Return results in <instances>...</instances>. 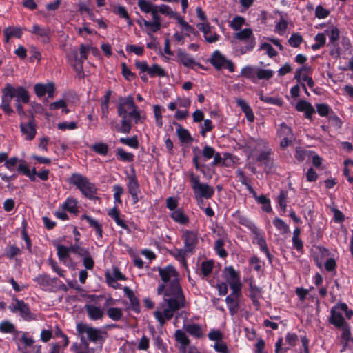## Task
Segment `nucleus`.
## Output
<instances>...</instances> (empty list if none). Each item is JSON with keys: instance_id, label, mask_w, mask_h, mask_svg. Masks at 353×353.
<instances>
[{"instance_id": "f257e3e1", "label": "nucleus", "mask_w": 353, "mask_h": 353, "mask_svg": "<svg viewBox=\"0 0 353 353\" xmlns=\"http://www.w3.org/2000/svg\"><path fill=\"white\" fill-rule=\"evenodd\" d=\"M117 114L121 118V126L117 128V131L125 134L130 133L132 128L131 121L128 117L132 118L136 124L143 123L145 118L144 115H141L132 96L119 98Z\"/></svg>"}, {"instance_id": "f03ea898", "label": "nucleus", "mask_w": 353, "mask_h": 353, "mask_svg": "<svg viewBox=\"0 0 353 353\" xmlns=\"http://www.w3.org/2000/svg\"><path fill=\"white\" fill-rule=\"evenodd\" d=\"M200 239L199 234L196 231L183 230L181 234L183 248H175L170 252L185 270H188L187 259L195 253L199 244Z\"/></svg>"}, {"instance_id": "7ed1b4c3", "label": "nucleus", "mask_w": 353, "mask_h": 353, "mask_svg": "<svg viewBox=\"0 0 353 353\" xmlns=\"http://www.w3.org/2000/svg\"><path fill=\"white\" fill-rule=\"evenodd\" d=\"M248 147L252 152L261 150L257 157V161L264 165V171L269 174L276 171V165L272 158V150L268 146V142L263 139H250L248 141Z\"/></svg>"}, {"instance_id": "20e7f679", "label": "nucleus", "mask_w": 353, "mask_h": 353, "mask_svg": "<svg viewBox=\"0 0 353 353\" xmlns=\"http://www.w3.org/2000/svg\"><path fill=\"white\" fill-rule=\"evenodd\" d=\"M188 176L196 201H202L203 199H210L212 198L214 194V190L212 186L208 183H201L199 176L192 172H190Z\"/></svg>"}, {"instance_id": "39448f33", "label": "nucleus", "mask_w": 353, "mask_h": 353, "mask_svg": "<svg viewBox=\"0 0 353 353\" xmlns=\"http://www.w3.org/2000/svg\"><path fill=\"white\" fill-rule=\"evenodd\" d=\"M68 182L77 186L85 197L88 199L95 198L97 188L94 184L91 183L86 176L81 174L72 173L68 179Z\"/></svg>"}, {"instance_id": "423d86ee", "label": "nucleus", "mask_w": 353, "mask_h": 353, "mask_svg": "<svg viewBox=\"0 0 353 353\" xmlns=\"http://www.w3.org/2000/svg\"><path fill=\"white\" fill-rule=\"evenodd\" d=\"M158 294H162L164 302L174 309H179L185 305L181 288H158Z\"/></svg>"}, {"instance_id": "0eeeda50", "label": "nucleus", "mask_w": 353, "mask_h": 353, "mask_svg": "<svg viewBox=\"0 0 353 353\" xmlns=\"http://www.w3.org/2000/svg\"><path fill=\"white\" fill-rule=\"evenodd\" d=\"M234 37L245 44L239 48V52L242 54L252 50L255 46V37L253 34L252 30L250 28L240 30L235 33Z\"/></svg>"}, {"instance_id": "6e6552de", "label": "nucleus", "mask_w": 353, "mask_h": 353, "mask_svg": "<svg viewBox=\"0 0 353 353\" xmlns=\"http://www.w3.org/2000/svg\"><path fill=\"white\" fill-rule=\"evenodd\" d=\"M76 329L79 334L83 335V334H86L90 341L99 343L101 345H102L103 332L99 329L83 323H78Z\"/></svg>"}, {"instance_id": "1a4fd4ad", "label": "nucleus", "mask_w": 353, "mask_h": 353, "mask_svg": "<svg viewBox=\"0 0 353 353\" xmlns=\"http://www.w3.org/2000/svg\"><path fill=\"white\" fill-rule=\"evenodd\" d=\"M9 308L12 312H18L25 321H30L36 319L35 315L31 313L28 305L22 301L14 300L9 306Z\"/></svg>"}, {"instance_id": "9d476101", "label": "nucleus", "mask_w": 353, "mask_h": 353, "mask_svg": "<svg viewBox=\"0 0 353 353\" xmlns=\"http://www.w3.org/2000/svg\"><path fill=\"white\" fill-rule=\"evenodd\" d=\"M6 92H8L12 98H16V103H28L30 101V96L28 90L22 87H14L10 83L6 84Z\"/></svg>"}, {"instance_id": "9b49d317", "label": "nucleus", "mask_w": 353, "mask_h": 353, "mask_svg": "<svg viewBox=\"0 0 353 353\" xmlns=\"http://www.w3.org/2000/svg\"><path fill=\"white\" fill-rule=\"evenodd\" d=\"M159 272L164 283H170V287L179 286V275L173 266L168 265L165 268H159Z\"/></svg>"}, {"instance_id": "f8f14e48", "label": "nucleus", "mask_w": 353, "mask_h": 353, "mask_svg": "<svg viewBox=\"0 0 353 353\" xmlns=\"http://www.w3.org/2000/svg\"><path fill=\"white\" fill-rule=\"evenodd\" d=\"M20 130L26 140L31 141L37 134V124L33 116H31L28 122H21L19 125Z\"/></svg>"}, {"instance_id": "ddd939ff", "label": "nucleus", "mask_w": 353, "mask_h": 353, "mask_svg": "<svg viewBox=\"0 0 353 353\" xmlns=\"http://www.w3.org/2000/svg\"><path fill=\"white\" fill-rule=\"evenodd\" d=\"M210 63L217 70L225 68L228 69L231 72L234 71V66L232 62L230 60H227L219 51H216L213 53Z\"/></svg>"}, {"instance_id": "4468645a", "label": "nucleus", "mask_w": 353, "mask_h": 353, "mask_svg": "<svg viewBox=\"0 0 353 353\" xmlns=\"http://www.w3.org/2000/svg\"><path fill=\"white\" fill-rule=\"evenodd\" d=\"M67 59L73 69L76 71L80 78L84 77V72L83 68V60L79 57L77 49H72L67 54Z\"/></svg>"}, {"instance_id": "2eb2a0df", "label": "nucleus", "mask_w": 353, "mask_h": 353, "mask_svg": "<svg viewBox=\"0 0 353 353\" xmlns=\"http://www.w3.org/2000/svg\"><path fill=\"white\" fill-rule=\"evenodd\" d=\"M249 226L250 227V230L254 235V239L258 244V245L260 248V250L264 252L269 259L270 263L272 262V256L268 250L266 241L265 240L264 236L262 233V232L257 228V227L255 225H251L249 224Z\"/></svg>"}, {"instance_id": "dca6fc26", "label": "nucleus", "mask_w": 353, "mask_h": 353, "mask_svg": "<svg viewBox=\"0 0 353 353\" xmlns=\"http://www.w3.org/2000/svg\"><path fill=\"white\" fill-rule=\"evenodd\" d=\"M196 26L203 32L206 42L215 43L219 39L220 36L214 32V28L208 23H199Z\"/></svg>"}, {"instance_id": "f3484780", "label": "nucleus", "mask_w": 353, "mask_h": 353, "mask_svg": "<svg viewBox=\"0 0 353 353\" xmlns=\"http://www.w3.org/2000/svg\"><path fill=\"white\" fill-rule=\"evenodd\" d=\"M223 274L230 287H241L239 273L232 266L225 268Z\"/></svg>"}, {"instance_id": "a211bd4d", "label": "nucleus", "mask_w": 353, "mask_h": 353, "mask_svg": "<svg viewBox=\"0 0 353 353\" xmlns=\"http://www.w3.org/2000/svg\"><path fill=\"white\" fill-rule=\"evenodd\" d=\"M177 61L180 62L185 67L194 68V66L201 67V64L197 63L195 59L183 49L176 50Z\"/></svg>"}, {"instance_id": "6ab92c4d", "label": "nucleus", "mask_w": 353, "mask_h": 353, "mask_svg": "<svg viewBox=\"0 0 353 353\" xmlns=\"http://www.w3.org/2000/svg\"><path fill=\"white\" fill-rule=\"evenodd\" d=\"M178 309H174L170 305H167V307L163 310H157L154 312V316L159 323L163 325L167 320L171 319L175 311Z\"/></svg>"}, {"instance_id": "aec40b11", "label": "nucleus", "mask_w": 353, "mask_h": 353, "mask_svg": "<svg viewBox=\"0 0 353 353\" xmlns=\"http://www.w3.org/2000/svg\"><path fill=\"white\" fill-rule=\"evenodd\" d=\"M232 292L226 298V303L230 311L234 313L238 307V300L241 294V288H232Z\"/></svg>"}, {"instance_id": "412c9836", "label": "nucleus", "mask_w": 353, "mask_h": 353, "mask_svg": "<svg viewBox=\"0 0 353 353\" xmlns=\"http://www.w3.org/2000/svg\"><path fill=\"white\" fill-rule=\"evenodd\" d=\"M128 192L132 196L133 203H137L139 201V193L140 192L139 184L134 176L129 178L128 183Z\"/></svg>"}, {"instance_id": "4be33fe9", "label": "nucleus", "mask_w": 353, "mask_h": 353, "mask_svg": "<svg viewBox=\"0 0 353 353\" xmlns=\"http://www.w3.org/2000/svg\"><path fill=\"white\" fill-rule=\"evenodd\" d=\"M70 350L74 353H94L92 348L89 347V344L82 336L81 337V343H73L70 346Z\"/></svg>"}, {"instance_id": "5701e85b", "label": "nucleus", "mask_w": 353, "mask_h": 353, "mask_svg": "<svg viewBox=\"0 0 353 353\" xmlns=\"http://www.w3.org/2000/svg\"><path fill=\"white\" fill-rule=\"evenodd\" d=\"M185 330L191 336L196 339H201L205 335V330L201 325L190 323L184 325Z\"/></svg>"}, {"instance_id": "b1692460", "label": "nucleus", "mask_w": 353, "mask_h": 353, "mask_svg": "<svg viewBox=\"0 0 353 353\" xmlns=\"http://www.w3.org/2000/svg\"><path fill=\"white\" fill-rule=\"evenodd\" d=\"M299 112H303L305 114V117L311 119L312 115L315 112V110L312 104L305 100L298 101L295 107Z\"/></svg>"}, {"instance_id": "393cba45", "label": "nucleus", "mask_w": 353, "mask_h": 353, "mask_svg": "<svg viewBox=\"0 0 353 353\" xmlns=\"http://www.w3.org/2000/svg\"><path fill=\"white\" fill-rule=\"evenodd\" d=\"M125 276L119 271L118 268H113L106 272V280L109 285L114 287L113 283L118 281L125 280Z\"/></svg>"}, {"instance_id": "a878e982", "label": "nucleus", "mask_w": 353, "mask_h": 353, "mask_svg": "<svg viewBox=\"0 0 353 353\" xmlns=\"http://www.w3.org/2000/svg\"><path fill=\"white\" fill-rule=\"evenodd\" d=\"M12 99V98L10 94L8 92H6V88H4L2 90L0 108L4 111L6 114L8 115H10L12 113H13V110L10 106Z\"/></svg>"}, {"instance_id": "bb28decb", "label": "nucleus", "mask_w": 353, "mask_h": 353, "mask_svg": "<svg viewBox=\"0 0 353 353\" xmlns=\"http://www.w3.org/2000/svg\"><path fill=\"white\" fill-rule=\"evenodd\" d=\"M85 308L88 312V316L92 320L101 319L103 316V310L100 307L96 306L94 304H87Z\"/></svg>"}, {"instance_id": "cd10ccee", "label": "nucleus", "mask_w": 353, "mask_h": 353, "mask_svg": "<svg viewBox=\"0 0 353 353\" xmlns=\"http://www.w3.org/2000/svg\"><path fill=\"white\" fill-rule=\"evenodd\" d=\"M108 214L115 221L118 225L127 230L128 232H130L129 227L126 225L124 220L121 219L119 211L117 208H113L110 209L108 211Z\"/></svg>"}, {"instance_id": "c85d7f7f", "label": "nucleus", "mask_w": 353, "mask_h": 353, "mask_svg": "<svg viewBox=\"0 0 353 353\" xmlns=\"http://www.w3.org/2000/svg\"><path fill=\"white\" fill-rule=\"evenodd\" d=\"M236 104L241 108L242 111L245 113L248 121L250 122L254 121V116L250 105L245 100L240 98L236 99Z\"/></svg>"}, {"instance_id": "c756f323", "label": "nucleus", "mask_w": 353, "mask_h": 353, "mask_svg": "<svg viewBox=\"0 0 353 353\" xmlns=\"http://www.w3.org/2000/svg\"><path fill=\"white\" fill-rule=\"evenodd\" d=\"M170 217L181 225H186L189 223L188 216L184 213L183 209L178 208L170 214Z\"/></svg>"}, {"instance_id": "7c9ffc66", "label": "nucleus", "mask_w": 353, "mask_h": 353, "mask_svg": "<svg viewBox=\"0 0 353 353\" xmlns=\"http://www.w3.org/2000/svg\"><path fill=\"white\" fill-rule=\"evenodd\" d=\"M32 33L37 34L42 39L43 43H47L49 41V35L50 30L49 28H45L39 26L38 24H34L32 26Z\"/></svg>"}, {"instance_id": "2f4dec72", "label": "nucleus", "mask_w": 353, "mask_h": 353, "mask_svg": "<svg viewBox=\"0 0 353 353\" xmlns=\"http://www.w3.org/2000/svg\"><path fill=\"white\" fill-rule=\"evenodd\" d=\"M311 72V68L308 65H303L299 69H297L294 74V79L299 83L301 81H305L308 77V74Z\"/></svg>"}, {"instance_id": "473e14b6", "label": "nucleus", "mask_w": 353, "mask_h": 353, "mask_svg": "<svg viewBox=\"0 0 353 353\" xmlns=\"http://www.w3.org/2000/svg\"><path fill=\"white\" fill-rule=\"evenodd\" d=\"M174 337L176 341L181 345V349L185 351L187 346L190 344V339L185 332L179 329L176 330Z\"/></svg>"}, {"instance_id": "72a5a7b5", "label": "nucleus", "mask_w": 353, "mask_h": 353, "mask_svg": "<svg viewBox=\"0 0 353 353\" xmlns=\"http://www.w3.org/2000/svg\"><path fill=\"white\" fill-rule=\"evenodd\" d=\"M330 323L336 327H342L345 323V320L342 314L336 311V307L334 306L331 310Z\"/></svg>"}, {"instance_id": "f704fd0d", "label": "nucleus", "mask_w": 353, "mask_h": 353, "mask_svg": "<svg viewBox=\"0 0 353 353\" xmlns=\"http://www.w3.org/2000/svg\"><path fill=\"white\" fill-rule=\"evenodd\" d=\"M62 208L70 213H77L78 212L77 199L72 197L68 198L62 204Z\"/></svg>"}, {"instance_id": "c9c22d12", "label": "nucleus", "mask_w": 353, "mask_h": 353, "mask_svg": "<svg viewBox=\"0 0 353 353\" xmlns=\"http://www.w3.org/2000/svg\"><path fill=\"white\" fill-rule=\"evenodd\" d=\"M81 219L85 220L89 223L90 227H92L96 230V232L99 237H102L103 231L101 228V225L97 219H94V218L86 214H83L81 216Z\"/></svg>"}, {"instance_id": "e433bc0d", "label": "nucleus", "mask_w": 353, "mask_h": 353, "mask_svg": "<svg viewBox=\"0 0 353 353\" xmlns=\"http://www.w3.org/2000/svg\"><path fill=\"white\" fill-rule=\"evenodd\" d=\"M143 25L147 28L146 32L150 37L161 29V22L143 21Z\"/></svg>"}, {"instance_id": "4c0bfd02", "label": "nucleus", "mask_w": 353, "mask_h": 353, "mask_svg": "<svg viewBox=\"0 0 353 353\" xmlns=\"http://www.w3.org/2000/svg\"><path fill=\"white\" fill-rule=\"evenodd\" d=\"M214 262L213 260L204 261L201 263L200 270L204 276L210 275L214 268Z\"/></svg>"}, {"instance_id": "58836bf2", "label": "nucleus", "mask_w": 353, "mask_h": 353, "mask_svg": "<svg viewBox=\"0 0 353 353\" xmlns=\"http://www.w3.org/2000/svg\"><path fill=\"white\" fill-rule=\"evenodd\" d=\"M17 170L19 172H22L24 175L29 177L31 181H35V176L37 174L35 168L30 170L28 166L26 164L21 163L19 165Z\"/></svg>"}, {"instance_id": "ea45409f", "label": "nucleus", "mask_w": 353, "mask_h": 353, "mask_svg": "<svg viewBox=\"0 0 353 353\" xmlns=\"http://www.w3.org/2000/svg\"><path fill=\"white\" fill-rule=\"evenodd\" d=\"M176 134L182 143H188L192 141V137L188 130L178 125Z\"/></svg>"}, {"instance_id": "a19ab883", "label": "nucleus", "mask_w": 353, "mask_h": 353, "mask_svg": "<svg viewBox=\"0 0 353 353\" xmlns=\"http://www.w3.org/2000/svg\"><path fill=\"white\" fill-rule=\"evenodd\" d=\"M3 32L6 37V42H8L12 37L20 38L22 34L21 30L19 28L8 27L4 30Z\"/></svg>"}, {"instance_id": "79ce46f5", "label": "nucleus", "mask_w": 353, "mask_h": 353, "mask_svg": "<svg viewBox=\"0 0 353 353\" xmlns=\"http://www.w3.org/2000/svg\"><path fill=\"white\" fill-rule=\"evenodd\" d=\"M89 299L91 301H93L95 303H100L101 301L105 300L104 306L108 307L110 305H113L115 304V301L110 297H106L104 296H97L94 295H90Z\"/></svg>"}, {"instance_id": "37998d69", "label": "nucleus", "mask_w": 353, "mask_h": 353, "mask_svg": "<svg viewBox=\"0 0 353 353\" xmlns=\"http://www.w3.org/2000/svg\"><path fill=\"white\" fill-rule=\"evenodd\" d=\"M0 332L5 334H13L15 336L18 331L15 330L14 325L12 323L6 321L0 323Z\"/></svg>"}, {"instance_id": "c03bdc74", "label": "nucleus", "mask_w": 353, "mask_h": 353, "mask_svg": "<svg viewBox=\"0 0 353 353\" xmlns=\"http://www.w3.org/2000/svg\"><path fill=\"white\" fill-rule=\"evenodd\" d=\"M273 224L275 228L279 231L281 234H285L290 232L288 225L284 221L279 218H276L273 220Z\"/></svg>"}, {"instance_id": "a18cd8bd", "label": "nucleus", "mask_w": 353, "mask_h": 353, "mask_svg": "<svg viewBox=\"0 0 353 353\" xmlns=\"http://www.w3.org/2000/svg\"><path fill=\"white\" fill-rule=\"evenodd\" d=\"M312 154H314V152L307 151L301 148H296L294 157L297 161L302 162L307 158H310Z\"/></svg>"}, {"instance_id": "49530a36", "label": "nucleus", "mask_w": 353, "mask_h": 353, "mask_svg": "<svg viewBox=\"0 0 353 353\" xmlns=\"http://www.w3.org/2000/svg\"><path fill=\"white\" fill-rule=\"evenodd\" d=\"M148 73L151 77L157 76L164 77L165 75V70L157 64H154L151 67H149Z\"/></svg>"}, {"instance_id": "de8ad7c7", "label": "nucleus", "mask_w": 353, "mask_h": 353, "mask_svg": "<svg viewBox=\"0 0 353 353\" xmlns=\"http://www.w3.org/2000/svg\"><path fill=\"white\" fill-rule=\"evenodd\" d=\"M259 99L266 103L276 105L279 107L282 106L283 103L281 98L264 96L263 94H260Z\"/></svg>"}, {"instance_id": "09e8293b", "label": "nucleus", "mask_w": 353, "mask_h": 353, "mask_svg": "<svg viewBox=\"0 0 353 353\" xmlns=\"http://www.w3.org/2000/svg\"><path fill=\"white\" fill-rule=\"evenodd\" d=\"M256 74L259 79L268 80L271 79L274 72L270 69H256Z\"/></svg>"}, {"instance_id": "8fccbe9b", "label": "nucleus", "mask_w": 353, "mask_h": 353, "mask_svg": "<svg viewBox=\"0 0 353 353\" xmlns=\"http://www.w3.org/2000/svg\"><path fill=\"white\" fill-rule=\"evenodd\" d=\"M57 250L59 259L63 263H66L67 259L69 258L70 253L68 248L62 245H58Z\"/></svg>"}, {"instance_id": "3c124183", "label": "nucleus", "mask_w": 353, "mask_h": 353, "mask_svg": "<svg viewBox=\"0 0 353 353\" xmlns=\"http://www.w3.org/2000/svg\"><path fill=\"white\" fill-rule=\"evenodd\" d=\"M137 4L140 10L145 13H150L157 6L146 0H138Z\"/></svg>"}, {"instance_id": "603ef678", "label": "nucleus", "mask_w": 353, "mask_h": 353, "mask_svg": "<svg viewBox=\"0 0 353 353\" xmlns=\"http://www.w3.org/2000/svg\"><path fill=\"white\" fill-rule=\"evenodd\" d=\"M20 337V341L27 347L31 346L34 341L29 336L28 333L18 331L15 336V338Z\"/></svg>"}, {"instance_id": "864d4df0", "label": "nucleus", "mask_w": 353, "mask_h": 353, "mask_svg": "<svg viewBox=\"0 0 353 353\" xmlns=\"http://www.w3.org/2000/svg\"><path fill=\"white\" fill-rule=\"evenodd\" d=\"M107 314L111 319L118 321L122 317L123 312L120 308L110 307L107 310Z\"/></svg>"}, {"instance_id": "5fc2aeb1", "label": "nucleus", "mask_w": 353, "mask_h": 353, "mask_svg": "<svg viewBox=\"0 0 353 353\" xmlns=\"http://www.w3.org/2000/svg\"><path fill=\"white\" fill-rule=\"evenodd\" d=\"M117 155L121 160L126 162H132L134 158V155L132 153L127 152L121 148L117 149Z\"/></svg>"}, {"instance_id": "6e6d98bb", "label": "nucleus", "mask_w": 353, "mask_h": 353, "mask_svg": "<svg viewBox=\"0 0 353 353\" xmlns=\"http://www.w3.org/2000/svg\"><path fill=\"white\" fill-rule=\"evenodd\" d=\"M303 39L299 33H293L288 39V43L293 48H298L303 42Z\"/></svg>"}, {"instance_id": "4d7b16f0", "label": "nucleus", "mask_w": 353, "mask_h": 353, "mask_svg": "<svg viewBox=\"0 0 353 353\" xmlns=\"http://www.w3.org/2000/svg\"><path fill=\"white\" fill-rule=\"evenodd\" d=\"M120 143L126 145L129 147H131L132 148H137L139 147V142L137 140V137L136 136H134L130 138H124L121 137L119 139Z\"/></svg>"}, {"instance_id": "13d9d810", "label": "nucleus", "mask_w": 353, "mask_h": 353, "mask_svg": "<svg viewBox=\"0 0 353 353\" xmlns=\"http://www.w3.org/2000/svg\"><path fill=\"white\" fill-rule=\"evenodd\" d=\"M181 33L183 34L185 37H190L191 40L193 39L192 37H196L198 34L197 31L188 23L181 28Z\"/></svg>"}, {"instance_id": "bf43d9fd", "label": "nucleus", "mask_w": 353, "mask_h": 353, "mask_svg": "<svg viewBox=\"0 0 353 353\" xmlns=\"http://www.w3.org/2000/svg\"><path fill=\"white\" fill-rule=\"evenodd\" d=\"M298 341V336L294 333H288L285 336V343L288 347L285 348V351L289 350L291 347L296 345Z\"/></svg>"}, {"instance_id": "052dcab7", "label": "nucleus", "mask_w": 353, "mask_h": 353, "mask_svg": "<svg viewBox=\"0 0 353 353\" xmlns=\"http://www.w3.org/2000/svg\"><path fill=\"white\" fill-rule=\"evenodd\" d=\"M157 10L159 11V13L168 16L170 18H172V16L176 15V12L172 10V9L169 6L165 4L157 6Z\"/></svg>"}, {"instance_id": "680f3d73", "label": "nucleus", "mask_w": 353, "mask_h": 353, "mask_svg": "<svg viewBox=\"0 0 353 353\" xmlns=\"http://www.w3.org/2000/svg\"><path fill=\"white\" fill-rule=\"evenodd\" d=\"M259 50L265 51L266 54L270 58L274 57L277 55L276 51L268 43H262Z\"/></svg>"}, {"instance_id": "e2e57ef3", "label": "nucleus", "mask_w": 353, "mask_h": 353, "mask_svg": "<svg viewBox=\"0 0 353 353\" xmlns=\"http://www.w3.org/2000/svg\"><path fill=\"white\" fill-rule=\"evenodd\" d=\"M316 110L321 117H327L332 112L330 106L325 103H319L316 105Z\"/></svg>"}, {"instance_id": "0e129e2a", "label": "nucleus", "mask_w": 353, "mask_h": 353, "mask_svg": "<svg viewBox=\"0 0 353 353\" xmlns=\"http://www.w3.org/2000/svg\"><path fill=\"white\" fill-rule=\"evenodd\" d=\"M223 241L221 239H218L216 241L214 244V249L217 254L221 258H225L228 254L227 252L223 248Z\"/></svg>"}, {"instance_id": "69168bd1", "label": "nucleus", "mask_w": 353, "mask_h": 353, "mask_svg": "<svg viewBox=\"0 0 353 353\" xmlns=\"http://www.w3.org/2000/svg\"><path fill=\"white\" fill-rule=\"evenodd\" d=\"M125 295L129 299L130 301V304L135 309L139 306V301L137 298L134 296L133 292L130 290V288H123Z\"/></svg>"}, {"instance_id": "338daca9", "label": "nucleus", "mask_w": 353, "mask_h": 353, "mask_svg": "<svg viewBox=\"0 0 353 353\" xmlns=\"http://www.w3.org/2000/svg\"><path fill=\"white\" fill-rule=\"evenodd\" d=\"M92 150L97 153L102 155H106L108 152V146L103 143H97L92 146Z\"/></svg>"}, {"instance_id": "774afa93", "label": "nucleus", "mask_w": 353, "mask_h": 353, "mask_svg": "<svg viewBox=\"0 0 353 353\" xmlns=\"http://www.w3.org/2000/svg\"><path fill=\"white\" fill-rule=\"evenodd\" d=\"M279 135L281 137H292V130L285 123L280 125L279 130Z\"/></svg>"}]
</instances>
